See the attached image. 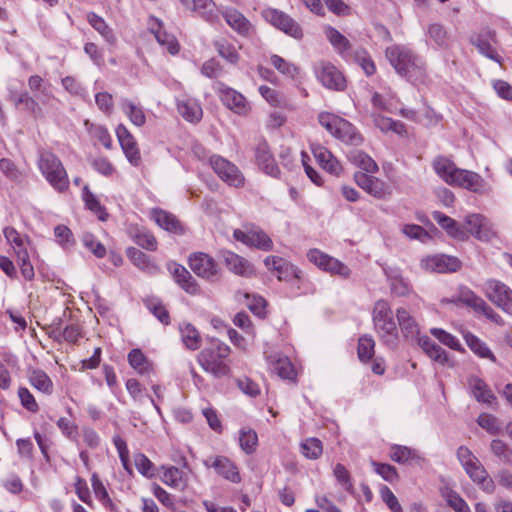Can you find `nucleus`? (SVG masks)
<instances>
[{"label": "nucleus", "mask_w": 512, "mask_h": 512, "mask_svg": "<svg viewBox=\"0 0 512 512\" xmlns=\"http://www.w3.org/2000/svg\"><path fill=\"white\" fill-rule=\"evenodd\" d=\"M231 350L228 345L219 341L212 340L198 355L200 366L216 377H223L230 373V367L225 362Z\"/></svg>", "instance_id": "1"}, {"label": "nucleus", "mask_w": 512, "mask_h": 512, "mask_svg": "<svg viewBox=\"0 0 512 512\" xmlns=\"http://www.w3.org/2000/svg\"><path fill=\"white\" fill-rule=\"evenodd\" d=\"M457 458L470 479L483 491L492 493L495 485L479 459L466 446L457 449Z\"/></svg>", "instance_id": "2"}, {"label": "nucleus", "mask_w": 512, "mask_h": 512, "mask_svg": "<svg viewBox=\"0 0 512 512\" xmlns=\"http://www.w3.org/2000/svg\"><path fill=\"white\" fill-rule=\"evenodd\" d=\"M372 320L375 332L384 343H393L398 338L397 325L392 309L385 300H378L372 310Z\"/></svg>", "instance_id": "3"}, {"label": "nucleus", "mask_w": 512, "mask_h": 512, "mask_svg": "<svg viewBox=\"0 0 512 512\" xmlns=\"http://www.w3.org/2000/svg\"><path fill=\"white\" fill-rule=\"evenodd\" d=\"M38 166L47 181L59 192H64L69 187V180L61 161L51 152L42 151L39 156Z\"/></svg>", "instance_id": "4"}, {"label": "nucleus", "mask_w": 512, "mask_h": 512, "mask_svg": "<svg viewBox=\"0 0 512 512\" xmlns=\"http://www.w3.org/2000/svg\"><path fill=\"white\" fill-rule=\"evenodd\" d=\"M385 55L396 72L405 77H412L421 70L418 58L406 47L393 45L386 49Z\"/></svg>", "instance_id": "5"}, {"label": "nucleus", "mask_w": 512, "mask_h": 512, "mask_svg": "<svg viewBox=\"0 0 512 512\" xmlns=\"http://www.w3.org/2000/svg\"><path fill=\"white\" fill-rule=\"evenodd\" d=\"M189 267L198 276L207 281L215 282L221 277V268L208 254L196 252L189 257Z\"/></svg>", "instance_id": "6"}, {"label": "nucleus", "mask_w": 512, "mask_h": 512, "mask_svg": "<svg viewBox=\"0 0 512 512\" xmlns=\"http://www.w3.org/2000/svg\"><path fill=\"white\" fill-rule=\"evenodd\" d=\"M263 16L267 22L290 37L301 39L303 30L301 26L288 14L277 9H266Z\"/></svg>", "instance_id": "7"}, {"label": "nucleus", "mask_w": 512, "mask_h": 512, "mask_svg": "<svg viewBox=\"0 0 512 512\" xmlns=\"http://www.w3.org/2000/svg\"><path fill=\"white\" fill-rule=\"evenodd\" d=\"M215 91L221 102L233 112L239 115H246L250 111V104L246 98L236 90L229 88L223 82L215 84Z\"/></svg>", "instance_id": "8"}, {"label": "nucleus", "mask_w": 512, "mask_h": 512, "mask_svg": "<svg viewBox=\"0 0 512 512\" xmlns=\"http://www.w3.org/2000/svg\"><path fill=\"white\" fill-rule=\"evenodd\" d=\"M484 292L493 303L512 314V290L507 285L497 280H488Z\"/></svg>", "instance_id": "9"}, {"label": "nucleus", "mask_w": 512, "mask_h": 512, "mask_svg": "<svg viewBox=\"0 0 512 512\" xmlns=\"http://www.w3.org/2000/svg\"><path fill=\"white\" fill-rule=\"evenodd\" d=\"M307 257L320 269L329 272L332 275H339L344 278L349 276L350 271L346 265L341 263L339 260L324 254L318 249L309 250Z\"/></svg>", "instance_id": "10"}, {"label": "nucleus", "mask_w": 512, "mask_h": 512, "mask_svg": "<svg viewBox=\"0 0 512 512\" xmlns=\"http://www.w3.org/2000/svg\"><path fill=\"white\" fill-rule=\"evenodd\" d=\"M210 164L215 173L231 186L240 187L244 184V177L239 169L220 156L210 159Z\"/></svg>", "instance_id": "11"}, {"label": "nucleus", "mask_w": 512, "mask_h": 512, "mask_svg": "<svg viewBox=\"0 0 512 512\" xmlns=\"http://www.w3.org/2000/svg\"><path fill=\"white\" fill-rule=\"evenodd\" d=\"M449 185L462 187L480 194L487 193L490 190L479 174L464 169L454 172V177L450 180Z\"/></svg>", "instance_id": "12"}, {"label": "nucleus", "mask_w": 512, "mask_h": 512, "mask_svg": "<svg viewBox=\"0 0 512 512\" xmlns=\"http://www.w3.org/2000/svg\"><path fill=\"white\" fill-rule=\"evenodd\" d=\"M356 184L371 196L384 199L391 195L390 186L380 178L358 172L354 175Z\"/></svg>", "instance_id": "13"}, {"label": "nucleus", "mask_w": 512, "mask_h": 512, "mask_svg": "<svg viewBox=\"0 0 512 512\" xmlns=\"http://www.w3.org/2000/svg\"><path fill=\"white\" fill-rule=\"evenodd\" d=\"M443 302L449 301L443 300ZM450 302L461 303L466 306H469L473 308L476 312L483 313L487 317V319L497 324L502 323L501 317L491 307H489L481 297L477 296L474 292L470 290L462 291L457 300H451Z\"/></svg>", "instance_id": "14"}, {"label": "nucleus", "mask_w": 512, "mask_h": 512, "mask_svg": "<svg viewBox=\"0 0 512 512\" xmlns=\"http://www.w3.org/2000/svg\"><path fill=\"white\" fill-rule=\"evenodd\" d=\"M317 77L328 89L342 91L346 87V80L342 72L329 62L319 64Z\"/></svg>", "instance_id": "15"}, {"label": "nucleus", "mask_w": 512, "mask_h": 512, "mask_svg": "<svg viewBox=\"0 0 512 512\" xmlns=\"http://www.w3.org/2000/svg\"><path fill=\"white\" fill-rule=\"evenodd\" d=\"M464 223L467 228V233L469 232L481 241H490L496 236V232L494 231L492 224L487 218L480 214L468 215L465 218Z\"/></svg>", "instance_id": "16"}, {"label": "nucleus", "mask_w": 512, "mask_h": 512, "mask_svg": "<svg viewBox=\"0 0 512 512\" xmlns=\"http://www.w3.org/2000/svg\"><path fill=\"white\" fill-rule=\"evenodd\" d=\"M206 467L215 469L218 475L228 481L239 483L241 476L236 464L226 456H215L204 461Z\"/></svg>", "instance_id": "17"}, {"label": "nucleus", "mask_w": 512, "mask_h": 512, "mask_svg": "<svg viewBox=\"0 0 512 512\" xmlns=\"http://www.w3.org/2000/svg\"><path fill=\"white\" fill-rule=\"evenodd\" d=\"M234 238L248 246H253L265 251L271 250L273 246L272 240L268 235L258 228H250L247 230L237 229L234 231Z\"/></svg>", "instance_id": "18"}, {"label": "nucleus", "mask_w": 512, "mask_h": 512, "mask_svg": "<svg viewBox=\"0 0 512 512\" xmlns=\"http://www.w3.org/2000/svg\"><path fill=\"white\" fill-rule=\"evenodd\" d=\"M421 266L429 272L446 273L457 271L461 264L460 261L452 256L434 255L424 258Z\"/></svg>", "instance_id": "19"}, {"label": "nucleus", "mask_w": 512, "mask_h": 512, "mask_svg": "<svg viewBox=\"0 0 512 512\" xmlns=\"http://www.w3.org/2000/svg\"><path fill=\"white\" fill-rule=\"evenodd\" d=\"M161 481L178 491H185L189 485L188 474L174 466H162Z\"/></svg>", "instance_id": "20"}, {"label": "nucleus", "mask_w": 512, "mask_h": 512, "mask_svg": "<svg viewBox=\"0 0 512 512\" xmlns=\"http://www.w3.org/2000/svg\"><path fill=\"white\" fill-rule=\"evenodd\" d=\"M150 215L156 224L162 229L178 235L185 233V227L175 215L162 209H153L150 212Z\"/></svg>", "instance_id": "21"}, {"label": "nucleus", "mask_w": 512, "mask_h": 512, "mask_svg": "<svg viewBox=\"0 0 512 512\" xmlns=\"http://www.w3.org/2000/svg\"><path fill=\"white\" fill-rule=\"evenodd\" d=\"M256 162L258 167L267 175L272 177H278L280 169L269 150L268 145L263 142L260 143L256 148L255 154Z\"/></svg>", "instance_id": "22"}, {"label": "nucleus", "mask_w": 512, "mask_h": 512, "mask_svg": "<svg viewBox=\"0 0 512 512\" xmlns=\"http://www.w3.org/2000/svg\"><path fill=\"white\" fill-rule=\"evenodd\" d=\"M169 269L175 281L182 289L192 295L199 293L200 287L197 281L184 266L173 263Z\"/></svg>", "instance_id": "23"}, {"label": "nucleus", "mask_w": 512, "mask_h": 512, "mask_svg": "<svg viewBox=\"0 0 512 512\" xmlns=\"http://www.w3.org/2000/svg\"><path fill=\"white\" fill-rule=\"evenodd\" d=\"M432 217L452 238L459 241L468 239L469 234L467 231L451 217L439 211H434Z\"/></svg>", "instance_id": "24"}, {"label": "nucleus", "mask_w": 512, "mask_h": 512, "mask_svg": "<svg viewBox=\"0 0 512 512\" xmlns=\"http://www.w3.org/2000/svg\"><path fill=\"white\" fill-rule=\"evenodd\" d=\"M312 152L318 164L327 172L333 175H340L342 166L336 157L323 146H312Z\"/></svg>", "instance_id": "25"}, {"label": "nucleus", "mask_w": 512, "mask_h": 512, "mask_svg": "<svg viewBox=\"0 0 512 512\" xmlns=\"http://www.w3.org/2000/svg\"><path fill=\"white\" fill-rule=\"evenodd\" d=\"M396 317L403 337L407 340L419 338L420 328L414 317L405 308L396 310Z\"/></svg>", "instance_id": "26"}, {"label": "nucleus", "mask_w": 512, "mask_h": 512, "mask_svg": "<svg viewBox=\"0 0 512 512\" xmlns=\"http://www.w3.org/2000/svg\"><path fill=\"white\" fill-rule=\"evenodd\" d=\"M119 143L129 162L137 166L141 160L137 142L129 130H116Z\"/></svg>", "instance_id": "27"}, {"label": "nucleus", "mask_w": 512, "mask_h": 512, "mask_svg": "<svg viewBox=\"0 0 512 512\" xmlns=\"http://www.w3.org/2000/svg\"><path fill=\"white\" fill-rule=\"evenodd\" d=\"M226 23L238 34L248 36L253 27L249 20L238 10L229 8L223 13Z\"/></svg>", "instance_id": "28"}, {"label": "nucleus", "mask_w": 512, "mask_h": 512, "mask_svg": "<svg viewBox=\"0 0 512 512\" xmlns=\"http://www.w3.org/2000/svg\"><path fill=\"white\" fill-rule=\"evenodd\" d=\"M177 109L179 114L191 124L198 123L203 115L200 104L191 98L179 99Z\"/></svg>", "instance_id": "29"}, {"label": "nucleus", "mask_w": 512, "mask_h": 512, "mask_svg": "<svg viewBox=\"0 0 512 512\" xmlns=\"http://www.w3.org/2000/svg\"><path fill=\"white\" fill-rule=\"evenodd\" d=\"M471 42L474 46H476L481 54L499 62L497 58L498 55L492 45L497 42L495 32L486 31L472 38Z\"/></svg>", "instance_id": "30"}, {"label": "nucleus", "mask_w": 512, "mask_h": 512, "mask_svg": "<svg viewBox=\"0 0 512 512\" xmlns=\"http://www.w3.org/2000/svg\"><path fill=\"white\" fill-rule=\"evenodd\" d=\"M266 359L270 364L272 371L276 373L279 377L289 380L295 377L296 373L294 367L290 362L289 358H287L286 356L275 354L271 356H266Z\"/></svg>", "instance_id": "31"}, {"label": "nucleus", "mask_w": 512, "mask_h": 512, "mask_svg": "<svg viewBox=\"0 0 512 512\" xmlns=\"http://www.w3.org/2000/svg\"><path fill=\"white\" fill-rule=\"evenodd\" d=\"M120 107L134 126L141 127L145 124L146 116L140 105L127 98H122L120 101Z\"/></svg>", "instance_id": "32"}, {"label": "nucleus", "mask_w": 512, "mask_h": 512, "mask_svg": "<svg viewBox=\"0 0 512 512\" xmlns=\"http://www.w3.org/2000/svg\"><path fill=\"white\" fill-rule=\"evenodd\" d=\"M418 343L424 353L431 358L433 361L438 362L442 365L448 362V356L444 349L433 342L428 336H422L418 338Z\"/></svg>", "instance_id": "33"}, {"label": "nucleus", "mask_w": 512, "mask_h": 512, "mask_svg": "<svg viewBox=\"0 0 512 512\" xmlns=\"http://www.w3.org/2000/svg\"><path fill=\"white\" fill-rule=\"evenodd\" d=\"M225 263L230 271L241 276L249 277L254 272L252 265L246 259L233 252L225 255Z\"/></svg>", "instance_id": "34"}, {"label": "nucleus", "mask_w": 512, "mask_h": 512, "mask_svg": "<svg viewBox=\"0 0 512 512\" xmlns=\"http://www.w3.org/2000/svg\"><path fill=\"white\" fill-rule=\"evenodd\" d=\"M130 366L140 375H149L153 372V363L142 353L140 349H133L128 354Z\"/></svg>", "instance_id": "35"}, {"label": "nucleus", "mask_w": 512, "mask_h": 512, "mask_svg": "<svg viewBox=\"0 0 512 512\" xmlns=\"http://www.w3.org/2000/svg\"><path fill=\"white\" fill-rule=\"evenodd\" d=\"M179 330L182 342L187 349L194 351L201 346L200 333L192 324L183 322L180 324Z\"/></svg>", "instance_id": "36"}, {"label": "nucleus", "mask_w": 512, "mask_h": 512, "mask_svg": "<svg viewBox=\"0 0 512 512\" xmlns=\"http://www.w3.org/2000/svg\"><path fill=\"white\" fill-rule=\"evenodd\" d=\"M348 159L353 165L365 171L366 174L376 173L379 169L377 163L368 154L360 150H352Z\"/></svg>", "instance_id": "37"}, {"label": "nucleus", "mask_w": 512, "mask_h": 512, "mask_svg": "<svg viewBox=\"0 0 512 512\" xmlns=\"http://www.w3.org/2000/svg\"><path fill=\"white\" fill-rule=\"evenodd\" d=\"M11 101L17 109L26 111L35 118L42 116L38 102L26 92L21 93L17 97H11Z\"/></svg>", "instance_id": "38"}, {"label": "nucleus", "mask_w": 512, "mask_h": 512, "mask_svg": "<svg viewBox=\"0 0 512 512\" xmlns=\"http://www.w3.org/2000/svg\"><path fill=\"white\" fill-rule=\"evenodd\" d=\"M91 485L96 498L102 503L104 508L110 512H118L116 503L110 498L104 484L95 473L91 477Z\"/></svg>", "instance_id": "39"}, {"label": "nucleus", "mask_w": 512, "mask_h": 512, "mask_svg": "<svg viewBox=\"0 0 512 512\" xmlns=\"http://www.w3.org/2000/svg\"><path fill=\"white\" fill-rule=\"evenodd\" d=\"M126 255L139 269L152 273L157 270V265L145 253L135 247H129Z\"/></svg>", "instance_id": "40"}, {"label": "nucleus", "mask_w": 512, "mask_h": 512, "mask_svg": "<svg viewBox=\"0 0 512 512\" xmlns=\"http://www.w3.org/2000/svg\"><path fill=\"white\" fill-rule=\"evenodd\" d=\"M83 201L88 210H90L100 221H106L108 213L106 208L100 203L99 199L89 190L87 186L83 189Z\"/></svg>", "instance_id": "41"}, {"label": "nucleus", "mask_w": 512, "mask_h": 512, "mask_svg": "<svg viewBox=\"0 0 512 512\" xmlns=\"http://www.w3.org/2000/svg\"><path fill=\"white\" fill-rule=\"evenodd\" d=\"M29 382L35 389L46 395H51L53 392V382L42 370L31 371L29 374Z\"/></svg>", "instance_id": "42"}, {"label": "nucleus", "mask_w": 512, "mask_h": 512, "mask_svg": "<svg viewBox=\"0 0 512 512\" xmlns=\"http://www.w3.org/2000/svg\"><path fill=\"white\" fill-rule=\"evenodd\" d=\"M433 167L436 173L447 183L454 177V172L458 171L459 168L446 157H437L433 162Z\"/></svg>", "instance_id": "43"}, {"label": "nucleus", "mask_w": 512, "mask_h": 512, "mask_svg": "<svg viewBox=\"0 0 512 512\" xmlns=\"http://www.w3.org/2000/svg\"><path fill=\"white\" fill-rule=\"evenodd\" d=\"M470 386L474 397L483 403H491L495 397L492 391L488 388L486 383L479 378H472L470 380Z\"/></svg>", "instance_id": "44"}, {"label": "nucleus", "mask_w": 512, "mask_h": 512, "mask_svg": "<svg viewBox=\"0 0 512 512\" xmlns=\"http://www.w3.org/2000/svg\"><path fill=\"white\" fill-rule=\"evenodd\" d=\"M442 497L455 512H471L466 501L457 492L446 488L442 490Z\"/></svg>", "instance_id": "45"}, {"label": "nucleus", "mask_w": 512, "mask_h": 512, "mask_svg": "<svg viewBox=\"0 0 512 512\" xmlns=\"http://www.w3.org/2000/svg\"><path fill=\"white\" fill-rule=\"evenodd\" d=\"M152 32L154 33L155 38L157 39L158 43L161 46L165 47L170 54L174 55V54L178 53V51H179L178 41L176 40V38L173 35L164 31L161 28L160 24H158L157 30H154L152 28Z\"/></svg>", "instance_id": "46"}, {"label": "nucleus", "mask_w": 512, "mask_h": 512, "mask_svg": "<svg viewBox=\"0 0 512 512\" xmlns=\"http://www.w3.org/2000/svg\"><path fill=\"white\" fill-rule=\"evenodd\" d=\"M375 341L371 336L364 335L358 340L357 354L361 362L366 363L374 356Z\"/></svg>", "instance_id": "47"}, {"label": "nucleus", "mask_w": 512, "mask_h": 512, "mask_svg": "<svg viewBox=\"0 0 512 512\" xmlns=\"http://www.w3.org/2000/svg\"><path fill=\"white\" fill-rule=\"evenodd\" d=\"M468 347L478 356L494 360V356L487 345L471 333L464 335Z\"/></svg>", "instance_id": "48"}, {"label": "nucleus", "mask_w": 512, "mask_h": 512, "mask_svg": "<svg viewBox=\"0 0 512 512\" xmlns=\"http://www.w3.org/2000/svg\"><path fill=\"white\" fill-rule=\"evenodd\" d=\"M270 61L274 68L283 75L295 78L299 74V68L296 65L278 55H272Z\"/></svg>", "instance_id": "49"}, {"label": "nucleus", "mask_w": 512, "mask_h": 512, "mask_svg": "<svg viewBox=\"0 0 512 512\" xmlns=\"http://www.w3.org/2000/svg\"><path fill=\"white\" fill-rule=\"evenodd\" d=\"M301 452L308 459H318L322 452V442L317 438H308L301 443Z\"/></svg>", "instance_id": "50"}, {"label": "nucleus", "mask_w": 512, "mask_h": 512, "mask_svg": "<svg viewBox=\"0 0 512 512\" xmlns=\"http://www.w3.org/2000/svg\"><path fill=\"white\" fill-rule=\"evenodd\" d=\"M332 135L346 145L359 146L363 143V136L357 130H331Z\"/></svg>", "instance_id": "51"}, {"label": "nucleus", "mask_w": 512, "mask_h": 512, "mask_svg": "<svg viewBox=\"0 0 512 512\" xmlns=\"http://www.w3.org/2000/svg\"><path fill=\"white\" fill-rule=\"evenodd\" d=\"M87 20L90 25L98 31L108 42H114L115 38L111 29L107 26L104 19L95 13H89Z\"/></svg>", "instance_id": "52"}, {"label": "nucleus", "mask_w": 512, "mask_h": 512, "mask_svg": "<svg viewBox=\"0 0 512 512\" xmlns=\"http://www.w3.org/2000/svg\"><path fill=\"white\" fill-rule=\"evenodd\" d=\"M239 443L245 453H253L258 443L256 432L250 429H242L239 435Z\"/></svg>", "instance_id": "53"}, {"label": "nucleus", "mask_w": 512, "mask_h": 512, "mask_svg": "<svg viewBox=\"0 0 512 512\" xmlns=\"http://www.w3.org/2000/svg\"><path fill=\"white\" fill-rule=\"evenodd\" d=\"M325 35L332 46L339 52L346 51L350 48L348 39L335 28L327 27L325 30Z\"/></svg>", "instance_id": "54"}, {"label": "nucleus", "mask_w": 512, "mask_h": 512, "mask_svg": "<svg viewBox=\"0 0 512 512\" xmlns=\"http://www.w3.org/2000/svg\"><path fill=\"white\" fill-rule=\"evenodd\" d=\"M319 124L323 128H346L350 126L347 120L329 112H322L318 117Z\"/></svg>", "instance_id": "55"}, {"label": "nucleus", "mask_w": 512, "mask_h": 512, "mask_svg": "<svg viewBox=\"0 0 512 512\" xmlns=\"http://www.w3.org/2000/svg\"><path fill=\"white\" fill-rule=\"evenodd\" d=\"M54 235L57 243L65 249L71 248L75 244L72 231L65 225H57L54 228Z\"/></svg>", "instance_id": "56"}, {"label": "nucleus", "mask_w": 512, "mask_h": 512, "mask_svg": "<svg viewBox=\"0 0 512 512\" xmlns=\"http://www.w3.org/2000/svg\"><path fill=\"white\" fill-rule=\"evenodd\" d=\"M193 8L208 21L212 22L217 18L212 0H193Z\"/></svg>", "instance_id": "57"}, {"label": "nucleus", "mask_w": 512, "mask_h": 512, "mask_svg": "<svg viewBox=\"0 0 512 512\" xmlns=\"http://www.w3.org/2000/svg\"><path fill=\"white\" fill-rule=\"evenodd\" d=\"M430 333L437 338L443 345L456 350L460 351L462 349L460 342L458 339L453 336L452 334L446 332L443 329L440 328H432L430 330Z\"/></svg>", "instance_id": "58"}, {"label": "nucleus", "mask_w": 512, "mask_h": 512, "mask_svg": "<svg viewBox=\"0 0 512 512\" xmlns=\"http://www.w3.org/2000/svg\"><path fill=\"white\" fill-rule=\"evenodd\" d=\"M218 54L232 64L239 60V54L235 47L225 41H216L214 44Z\"/></svg>", "instance_id": "59"}, {"label": "nucleus", "mask_w": 512, "mask_h": 512, "mask_svg": "<svg viewBox=\"0 0 512 512\" xmlns=\"http://www.w3.org/2000/svg\"><path fill=\"white\" fill-rule=\"evenodd\" d=\"M372 466L377 474H379L385 481L393 483L398 480L399 476L394 466L390 464L378 463L372 461Z\"/></svg>", "instance_id": "60"}, {"label": "nucleus", "mask_w": 512, "mask_h": 512, "mask_svg": "<svg viewBox=\"0 0 512 512\" xmlns=\"http://www.w3.org/2000/svg\"><path fill=\"white\" fill-rule=\"evenodd\" d=\"M265 265L269 269H273L278 272V279L283 280L286 276L283 274L287 272L289 269L292 270V266H290L283 258H279L276 256H269L265 259Z\"/></svg>", "instance_id": "61"}, {"label": "nucleus", "mask_w": 512, "mask_h": 512, "mask_svg": "<svg viewBox=\"0 0 512 512\" xmlns=\"http://www.w3.org/2000/svg\"><path fill=\"white\" fill-rule=\"evenodd\" d=\"M134 240L137 245L142 247L143 249L149 251H155L157 249L158 243L154 235L149 231H139L135 236Z\"/></svg>", "instance_id": "62"}, {"label": "nucleus", "mask_w": 512, "mask_h": 512, "mask_svg": "<svg viewBox=\"0 0 512 512\" xmlns=\"http://www.w3.org/2000/svg\"><path fill=\"white\" fill-rule=\"evenodd\" d=\"M84 246L89 249L96 257L103 258L106 255V248L90 233H85L82 237Z\"/></svg>", "instance_id": "63"}, {"label": "nucleus", "mask_w": 512, "mask_h": 512, "mask_svg": "<svg viewBox=\"0 0 512 512\" xmlns=\"http://www.w3.org/2000/svg\"><path fill=\"white\" fill-rule=\"evenodd\" d=\"M75 493L78 498L85 504L92 506L93 500L91 497L90 489L84 479L76 477L74 482Z\"/></svg>", "instance_id": "64"}]
</instances>
